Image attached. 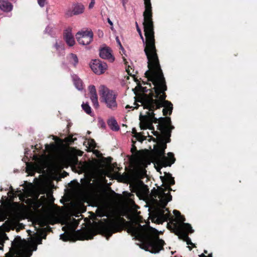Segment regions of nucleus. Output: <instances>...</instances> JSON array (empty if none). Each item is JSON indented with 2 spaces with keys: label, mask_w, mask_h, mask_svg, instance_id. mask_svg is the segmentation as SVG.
I'll use <instances>...</instances> for the list:
<instances>
[{
  "label": "nucleus",
  "mask_w": 257,
  "mask_h": 257,
  "mask_svg": "<svg viewBox=\"0 0 257 257\" xmlns=\"http://www.w3.org/2000/svg\"><path fill=\"white\" fill-rule=\"evenodd\" d=\"M145 11L143 13L145 41L142 33L139 34L141 39L145 45L144 52L148 59L147 70L146 77L162 72L160 64L157 50L155 45L154 25L153 21V12L151 0H144Z\"/></svg>",
  "instance_id": "1"
},
{
  "label": "nucleus",
  "mask_w": 257,
  "mask_h": 257,
  "mask_svg": "<svg viewBox=\"0 0 257 257\" xmlns=\"http://www.w3.org/2000/svg\"><path fill=\"white\" fill-rule=\"evenodd\" d=\"M146 77L154 84V87L153 89L154 90L155 95L151 90L149 94H146L142 97L139 102L142 103L144 109H149L150 111H155L164 107L163 115H171L173 110V104L170 101L166 100L167 95L165 91L167 89V87L163 72Z\"/></svg>",
  "instance_id": "2"
},
{
  "label": "nucleus",
  "mask_w": 257,
  "mask_h": 257,
  "mask_svg": "<svg viewBox=\"0 0 257 257\" xmlns=\"http://www.w3.org/2000/svg\"><path fill=\"white\" fill-rule=\"evenodd\" d=\"M151 229L157 231L156 229L148 228L145 226L139 225L137 231V236L142 242V248L151 253H159L164 249L165 241L159 238L156 233L152 232Z\"/></svg>",
  "instance_id": "3"
},
{
  "label": "nucleus",
  "mask_w": 257,
  "mask_h": 257,
  "mask_svg": "<svg viewBox=\"0 0 257 257\" xmlns=\"http://www.w3.org/2000/svg\"><path fill=\"white\" fill-rule=\"evenodd\" d=\"M30 236L28 240L22 239L20 236L15 237L12 242V247L10 251L6 254L5 257H18L24 255L25 257H30L32 254V236L30 230H28Z\"/></svg>",
  "instance_id": "4"
},
{
  "label": "nucleus",
  "mask_w": 257,
  "mask_h": 257,
  "mask_svg": "<svg viewBox=\"0 0 257 257\" xmlns=\"http://www.w3.org/2000/svg\"><path fill=\"white\" fill-rule=\"evenodd\" d=\"M171 139L168 140L165 139H160L158 144L154 146L153 158L157 164L166 167L171 166L175 162L176 159L173 153H168V157H166L165 149L167 148V143L170 142Z\"/></svg>",
  "instance_id": "5"
},
{
  "label": "nucleus",
  "mask_w": 257,
  "mask_h": 257,
  "mask_svg": "<svg viewBox=\"0 0 257 257\" xmlns=\"http://www.w3.org/2000/svg\"><path fill=\"white\" fill-rule=\"evenodd\" d=\"M37 178L33 180V226L37 222L38 224L40 227L47 226L48 224L53 225L56 223L55 218L50 215H42L40 216L37 219L36 218V212L40 207H44L47 201V198L44 195L40 197L39 199L35 194L34 184Z\"/></svg>",
  "instance_id": "6"
},
{
  "label": "nucleus",
  "mask_w": 257,
  "mask_h": 257,
  "mask_svg": "<svg viewBox=\"0 0 257 257\" xmlns=\"http://www.w3.org/2000/svg\"><path fill=\"white\" fill-rule=\"evenodd\" d=\"M125 222V219L120 216L115 219H104V222L99 223L98 229L100 234L108 240L112 234L121 231L123 229L122 224Z\"/></svg>",
  "instance_id": "7"
},
{
  "label": "nucleus",
  "mask_w": 257,
  "mask_h": 257,
  "mask_svg": "<svg viewBox=\"0 0 257 257\" xmlns=\"http://www.w3.org/2000/svg\"><path fill=\"white\" fill-rule=\"evenodd\" d=\"M93 235L89 230H77L74 232L64 233L60 235V238L64 241L76 240L91 239Z\"/></svg>",
  "instance_id": "8"
},
{
  "label": "nucleus",
  "mask_w": 257,
  "mask_h": 257,
  "mask_svg": "<svg viewBox=\"0 0 257 257\" xmlns=\"http://www.w3.org/2000/svg\"><path fill=\"white\" fill-rule=\"evenodd\" d=\"M23 190V193H20L19 195V199L30 208V219L32 221V183L25 181Z\"/></svg>",
  "instance_id": "9"
},
{
  "label": "nucleus",
  "mask_w": 257,
  "mask_h": 257,
  "mask_svg": "<svg viewBox=\"0 0 257 257\" xmlns=\"http://www.w3.org/2000/svg\"><path fill=\"white\" fill-rule=\"evenodd\" d=\"M161 179L163 184L162 186L164 188H161V193L163 194L162 197L165 199L167 201L169 202L172 200V197L170 192L172 190L171 186L175 184V181L174 177L171 174L168 173L165 176L161 177Z\"/></svg>",
  "instance_id": "10"
},
{
  "label": "nucleus",
  "mask_w": 257,
  "mask_h": 257,
  "mask_svg": "<svg viewBox=\"0 0 257 257\" xmlns=\"http://www.w3.org/2000/svg\"><path fill=\"white\" fill-rule=\"evenodd\" d=\"M140 120L141 121L140 127L141 130L149 128L154 131L153 123H159L160 124V118L158 119L155 117L154 111H150L149 110V111L146 112L145 115H142L141 114H140Z\"/></svg>",
  "instance_id": "11"
},
{
  "label": "nucleus",
  "mask_w": 257,
  "mask_h": 257,
  "mask_svg": "<svg viewBox=\"0 0 257 257\" xmlns=\"http://www.w3.org/2000/svg\"><path fill=\"white\" fill-rule=\"evenodd\" d=\"M173 232L178 236L180 239L185 241L189 237V233L194 232L191 225L189 223L178 224L177 222L172 223Z\"/></svg>",
  "instance_id": "12"
},
{
  "label": "nucleus",
  "mask_w": 257,
  "mask_h": 257,
  "mask_svg": "<svg viewBox=\"0 0 257 257\" xmlns=\"http://www.w3.org/2000/svg\"><path fill=\"white\" fill-rule=\"evenodd\" d=\"M99 94L108 108L113 110L116 108V96L112 91H110L104 86H102L99 91Z\"/></svg>",
  "instance_id": "13"
},
{
  "label": "nucleus",
  "mask_w": 257,
  "mask_h": 257,
  "mask_svg": "<svg viewBox=\"0 0 257 257\" xmlns=\"http://www.w3.org/2000/svg\"><path fill=\"white\" fill-rule=\"evenodd\" d=\"M160 123L157 125V128L160 131L163 135L161 139L166 140L170 139L172 130L174 126L171 125V118L169 117H160Z\"/></svg>",
  "instance_id": "14"
},
{
  "label": "nucleus",
  "mask_w": 257,
  "mask_h": 257,
  "mask_svg": "<svg viewBox=\"0 0 257 257\" xmlns=\"http://www.w3.org/2000/svg\"><path fill=\"white\" fill-rule=\"evenodd\" d=\"M93 34L92 31L78 32L76 35L78 42L83 45L89 44L93 40Z\"/></svg>",
  "instance_id": "15"
},
{
  "label": "nucleus",
  "mask_w": 257,
  "mask_h": 257,
  "mask_svg": "<svg viewBox=\"0 0 257 257\" xmlns=\"http://www.w3.org/2000/svg\"><path fill=\"white\" fill-rule=\"evenodd\" d=\"M36 225V224H35ZM35 228V230L37 231L36 232L33 231V252L37 249V246L38 244L42 243V239L46 238L47 234L46 232L45 228L44 227L40 229H38L37 227L34 225L33 226Z\"/></svg>",
  "instance_id": "16"
},
{
  "label": "nucleus",
  "mask_w": 257,
  "mask_h": 257,
  "mask_svg": "<svg viewBox=\"0 0 257 257\" xmlns=\"http://www.w3.org/2000/svg\"><path fill=\"white\" fill-rule=\"evenodd\" d=\"M92 70L96 74L100 75L104 73L107 68L106 63L98 59L93 60L90 65Z\"/></svg>",
  "instance_id": "17"
},
{
  "label": "nucleus",
  "mask_w": 257,
  "mask_h": 257,
  "mask_svg": "<svg viewBox=\"0 0 257 257\" xmlns=\"http://www.w3.org/2000/svg\"><path fill=\"white\" fill-rule=\"evenodd\" d=\"M130 187L132 192L135 193L138 196L144 194L148 189L147 186L145 185L142 181L131 184Z\"/></svg>",
  "instance_id": "18"
},
{
  "label": "nucleus",
  "mask_w": 257,
  "mask_h": 257,
  "mask_svg": "<svg viewBox=\"0 0 257 257\" xmlns=\"http://www.w3.org/2000/svg\"><path fill=\"white\" fill-rule=\"evenodd\" d=\"M63 39L69 47H72L75 45V41L72 33L71 28L69 27L64 31Z\"/></svg>",
  "instance_id": "19"
},
{
  "label": "nucleus",
  "mask_w": 257,
  "mask_h": 257,
  "mask_svg": "<svg viewBox=\"0 0 257 257\" xmlns=\"http://www.w3.org/2000/svg\"><path fill=\"white\" fill-rule=\"evenodd\" d=\"M84 6L79 3L75 4L73 5L72 10H69L66 13V15L68 17H72L73 15H78L84 12Z\"/></svg>",
  "instance_id": "20"
},
{
  "label": "nucleus",
  "mask_w": 257,
  "mask_h": 257,
  "mask_svg": "<svg viewBox=\"0 0 257 257\" xmlns=\"http://www.w3.org/2000/svg\"><path fill=\"white\" fill-rule=\"evenodd\" d=\"M99 56L101 58L107 59L110 62L114 61V57L111 54V50L108 47L101 49L99 51Z\"/></svg>",
  "instance_id": "21"
},
{
  "label": "nucleus",
  "mask_w": 257,
  "mask_h": 257,
  "mask_svg": "<svg viewBox=\"0 0 257 257\" xmlns=\"http://www.w3.org/2000/svg\"><path fill=\"white\" fill-rule=\"evenodd\" d=\"M88 89L90 93V98L93 106L95 108H97L99 106V103L95 87L94 85H90L89 86Z\"/></svg>",
  "instance_id": "22"
},
{
  "label": "nucleus",
  "mask_w": 257,
  "mask_h": 257,
  "mask_svg": "<svg viewBox=\"0 0 257 257\" xmlns=\"http://www.w3.org/2000/svg\"><path fill=\"white\" fill-rule=\"evenodd\" d=\"M27 154V152L25 150V157L22 159V161L25 163V172L27 173L29 176H32V162L30 161V159L28 158L26 155Z\"/></svg>",
  "instance_id": "23"
},
{
  "label": "nucleus",
  "mask_w": 257,
  "mask_h": 257,
  "mask_svg": "<svg viewBox=\"0 0 257 257\" xmlns=\"http://www.w3.org/2000/svg\"><path fill=\"white\" fill-rule=\"evenodd\" d=\"M13 5L6 0H0V10L4 12L8 13L12 11Z\"/></svg>",
  "instance_id": "24"
},
{
  "label": "nucleus",
  "mask_w": 257,
  "mask_h": 257,
  "mask_svg": "<svg viewBox=\"0 0 257 257\" xmlns=\"http://www.w3.org/2000/svg\"><path fill=\"white\" fill-rule=\"evenodd\" d=\"M67 58L69 62L75 67L78 63V59L76 54L73 53H70L67 56Z\"/></svg>",
  "instance_id": "25"
},
{
  "label": "nucleus",
  "mask_w": 257,
  "mask_h": 257,
  "mask_svg": "<svg viewBox=\"0 0 257 257\" xmlns=\"http://www.w3.org/2000/svg\"><path fill=\"white\" fill-rule=\"evenodd\" d=\"M108 124L113 131H118L119 130V127L117 122L114 119H111L109 120L108 121Z\"/></svg>",
  "instance_id": "26"
},
{
  "label": "nucleus",
  "mask_w": 257,
  "mask_h": 257,
  "mask_svg": "<svg viewBox=\"0 0 257 257\" xmlns=\"http://www.w3.org/2000/svg\"><path fill=\"white\" fill-rule=\"evenodd\" d=\"M73 81L75 86L78 89L81 90L83 89V82L79 78L75 76L73 78Z\"/></svg>",
  "instance_id": "27"
},
{
  "label": "nucleus",
  "mask_w": 257,
  "mask_h": 257,
  "mask_svg": "<svg viewBox=\"0 0 257 257\" xmlns=\"http://www.w3.org/2000/svg\"><path fill=\"white\" fill-rule=\"evenodd\" d=\"M160 199L159 201H158L157 199H155L154 201L156 202L158 204L159 207L163 208H166V206L167 205L168 201H167L165 199H164L163 197H161L160 198Z\"/></svg>",
  "instance_id": "28"
},
{
  "label": "nucleus",
  "mask_w": 257,
  "mask_h": 257,
  "mask_svg": "<svg viewBox=\"0 0 257 257\" xmlns=\"http://www.w3.org/2000/svg\"><path fill=\"white\" fill-rule=\"evenodd\" d=\"M165 209V208L158 207L156 210L155 216H158L163 218H167L165 217V211H166Z\"/></svg>",
  "instance_id": "29"
},
{
  "label": "nucleus",
  "mask_w": 257,
  "mask_h": 257,
  "mask_svg": "<svg viewBox=\"0 0 257 257\" xmlns=\"http://www.w3.org/2000/svg\"><path fill=\"white\" fill-rule=\"evenodd\" d=\"M81 106H82L83 109L84 110V111L86 113L90 114V115L91 114V113L92 112L91 108L90 106H89V105L88 104V103H83Z\"/></svg>",
  "instance_id": "30"
},
{
  "label": "nucleus",
  "mask_w": 257,
  "mask_h": 257,
  "mask_svg": "<svg viewBox=\"0 0 257 257\" xmlns=\"http://www.w3.org/2000/svg\"><path fill=\"white\" fill-rule=\"evenodd\" d=\"M76 140V138L73 139L72 136H69L68 137H67L65 138H64V139L63 140V142L66 143L67 145H69L72 144L74 142V140Z\"/></svg>",
  "instance_id": "31"
},
{
  "label": "nucleus",
  "mask_w": 257,
  "mask_h": 257,
  "mask_svg": "<svg viewBox=\"0 0 257 257\" xmlns=\"http://www.w3.org/2000/svg\"><path fill=\"white\" fill-rule=\"evenodd\" d=\"M161 188L160 187L158 189H154V191L152 192V195L155 198H156L157 196L160 198L163 196V194L161 193Z\"/></svg>",
  "instance_id": "32"
},
{
  "label": "nucleus",
  "mask_w": 257,
  "mask_h": 257,
  "mask_svg": "<svg viewBox=\"0 0 257 257\" xmlns=\"http://www.w3.org/2000/svg\"><path fill=\"white\" fill-rule=\"evenodd\" d=\"M155 218H156V222L159 224H163L164 222L167 221V218H163L158 216H155Z\"/></svg>",
  "instance_id": "33"
},
{
  "label": "nucleus",
  "mask_w": 257,
  "mask_h": 257,
  "mask_svg": "<svg viewBox=\"0 0 257 257\" xmlns=\"http://www.w3.org/2000/svg\"><path fill=\"white\" fill-rule=\"evenodd\" d=\"M136 139L141 142H142L146 140V137L143 136L141 133H138L135 136Z\"/></svg>",
  "instance_id": "34"
},
{
  "label": "nucleus",
  "mask_w": 257,
  "mask_h": 257,
  "mask_svg": "<svg viewBox=\"0 0 257 257\" xmlns=\"http://www.w3.org/2000/svg\"><path fill=\"white\" fill-rule=\"evenodd\" d=\"M174 221H177L179 223H177L178 224H183V223H185L184 221H185V218L183 215H181V216L177 218L176 219H174Z\"/></svg>",
  "instance_id": "35"
},
{
  "label": "nucleus",
  "mask_w": 257,
  "mask_h": 257,
  "mask_svg": "<svg viewBox=\"0 0 257 257\" xmlns=\"http://www.w3.org/2000/svg\"><path fill=\"white\" fill-rule=\"evenodd\" d=\"M88 144L90 147L92 148H95L96 146V143L93 139H90L88 141Z\"/></svg>",
  "instance_id": "36"
},
{
  "label": "nucleus",
  "mask_w": 257,
  "mask_h": 257,
  "mask_svg": "<svg viewBox=\"0 0 257 257\" xmlns=\"http://www.w3.org/2000/svg\"><path fill=\"white\" fill-rule=\"evenodd\" d=\"M166 210L168 211L167 213H165V217L167 218V221L170 220L172 218V215L168 208H166Z\"/></svg>",
  "instance_id": "37"
},
{
  "label": "nucleus",
  "mask_w": 257,
  "mask_h": 257,
  "mask_svg": "<svg viewBox=\"0 0 257 257\" xmlns=\"http://www.w3.org/2000/svg\"><path fill=\"white\" fill-rule=\"evenodd\" d=\"M37 2L41 7H43L46 3V0H37Z\"/></svg>",
  "instance_id": "38"
},
{
  "label": "nucleus",
  "mask_w": 257,
  "mask_h": 257,
  "mask_svg": "<svg viewBox=\"0 0 257 257\" xmlns=\"http://www.w3.org/2000/svg\"><path fill=\"white\" fill-rule=\"evenodd\" d=\"M173 213H174V215L176 217V219H176L179 217L181 216V215L180 212L179 211H178V210H174L173 211Z\"/></svg>",
  "instance_id": "39"
},
{
  "label": "nucleus",
  "mask_w": 257,
  "mask_h": 257,
  "mask_svg": "<svg viewBox=\"0 0 257 257\" xmlns=\"http://www.w3.org/2000/svg\"><path fill=\"white\" fill-rule=\"evenodd\" d=\"M133 144L132 145V147L131 148V152L132 153H135L137 152V149L136 146L135 145V142L133 141Z\"/></svg>",
  "instance_id": "40"
},
{
  "label": "nucleus",
  "mask_w": 257,
  "mask_h": 257,
  "mask_svg": "<svg viewBox=\"0 0 257 257\" xmlns=\"http://www.w3.org/2000/svg\"><path fill=\"white\" fill-rule=\"evenodd\" d=\"M37 159V157L35 155H34L33 154V176L35 175V163L34 162V161H35Z\"/></svg>",
  "instance_id": "41"
},
{
  "label": "nucleus",
  "mask_w": 257,
  "mask_h": 257,
  "mask_svg": "<svg viewBox=\"0 0 257 257\" xmlns=\"http://www.w3.org/2000/svg\"><path fill=\"white\" fill-rule=\"evenodd\" d=\"M55 47L56 48V49L58 50H59V49L61 48L62 49H63V47L62 45H60L59 44H58V43H56L55 44Z\"/></svg>",
  "instance_id": "42"
},
{
  "label": "nucleus",
  "mask_w": 257,
  "mask_h": 257,
  "mask_svg": "<svg viewBox=\"0 0 257 257\" xmlns=\"http://www.w3.org/2000/svg\"><path fill=\"white\" fill-rule=\"evenodd\" d=\"M188 245H193L191 239L188 237L186 240H185Z\"/></svg>",
  "instance_id": "43"
},
{
  "label": "nucleus",
  "mask_w": 257,
  "mask_h": 257,
  "mask_svg": "<svg viewBox=\"0 0 257 257\" xmlns=\"http://www.w3.org/2000/svg\"><path fill=\"white\" fill-rule=\"evenodd\" d=\"M46 149H51V148H53L55 147V145L52 144H51V145H48V144H46Z\"/></svg>",
  "instance_id": "44"
},
{
  "label": "nucleus",
  "mask_w": 257,
  "mask_h": 257,
  "mask_svg": "<svg viewBox=\"0 0 257 257\" xmlns=\"http://www.w3.org/2000/svg\"><path fill=\"white\" fill-rule=\"evenodd\" d=\"M135 24H136V28H137V30L138 32L139 33V34H141L142 33V31H141V29L139 28L138 23L137 22H136Z\"/></svg>",
  "instance_id": "45"
},
{
  "label": "nucleus",
  "mask_w": 257,
  "mask_h": 257,
  "mask_svg": "<svg viewBox=\"0 0 257 257\" xmlns=\"http://www.w3.org/2000/svg\"><path fill=\"white\" fill-rule=\"evenodd\" d=\"M134 104L137 105V106H135V107H133V106H130L129 105H127L125 106V108H133V109H134L135 108H138V105L136 102L134 103Z\"/></svg>",
  "instance_id": "46"
},
{
  "label": "nucleus",
  "mask_w": 257,
  "mask_h": 257,
  "mask_svg": "<svg viewBox=\"0 0 257 257\" xmlns=\"http://www.w3.org/2000/svg\"><path fill=\"white\" fill-rule=\"evenodd\" d=\"M94 3H95L94 0H91L90 3L89 5V9L92 8L94 6Z\"/></svg>",
  "instance_id": "47"
},
{
  "label": "nucleus",
  "mask_w": 257,
  "mask_h": 257,
  "mask_svg": "<svg viewBox=\"0 0 257 257\" xmlns=\"http://www.w3.org/2000/svg\"><path fill=\"white\" fill-rule=\"evenodd\" d=\"M116 42H117V44L120 46V47L121 48H122V45L121 44V43H120V41H119V39H118V38L117 37L116 38Z\"/></svg>",
  "instance_id": "48"
},
{
  "label": "nucleus",
  "mask_w": 257,
  "mask_h": 257,
  "mask_svg": "<svg viewBox=\"0 0 257 257\" xmlns=\"http://www.w3.org/2000/svg\"><path fill=\"white\" fill-rule=\"evenodd\" d=\"M106 159L107 160V162L109 163H111L112 160V158L110 157L106 158Z\"/></svg>",
  "instance_id": "49"
},
{
  "label": "nucleus",
  "mask_w": 257,
  "mask_h": 257,
  "mask_svg": "<svg viewBox=\"0 0 257 257\" xmlns=\"http://www.w3.org/2000/svg\"><path fill=\"white\" fill-rule=\"evenodd\" d=\"M132 133L133 134H134V137L138 133L137 132V130H136V129L135 128H133V130H132Z\"/></svg>",
  "instance_id": "50"
},
{
  "label": "nucleus",
  "mask_w": 257,
  "mask_h": 257,
  "mask_svg": "<svg viewBox=\"0 0 257 257\" xmlns=\"http://www.w3.org/2000/svg\"><path fill=\"white\" fill-rule=\"evenodd\" d=\"M107 22L110 25H111V26L113 25L112 22L110 21V20L109 18L107 19Z\"/></svg>",
  "instance_id": "51"
},
{
  "label": "nucleus",
  "mask_w": 257,
  "mask_h": 257,
  "mask_svg": "<svg viewBox=\"0 0 257 257\" xmlns=\"http://www.w3.org/2000/svg\"><path fill=\"white\" fill-rule=\"evenodd\" d=\"M154 135L157 137L159 135V133L158 132H154Z\"/></svg>",
  "instance_id": "52"
},
{
  "label": "nucleus",
  "mask_w": 257,
  "mask_h": 257,
  "mask_svg": "<svg viewBox=\"0 0 257 257\" xmlns=\"http://www.w3.org/2000/svg\"><path fill=\"white\" fill-rule=\"evenodd\" d=\"M199 257H207L204 254L202 253L200 255H199Z\"/></svg>",
  "instance_id": "53"
},
{
  "label": "nucleus",
  "mask_w": 257,
  "mask_h": 257,
  "mask_svg": "<svg viewBox=\"0 0 257 257\" xmlns=\"http://www.w3.org/2000/svg\"><path fill=\"white\" fill-rule=\"evenodd\" d=\"M126 70V71H127V73H128L129 75H131V73H130V72L129 69H128V68H127Z\"/></svg>",
  "instance_id": "54"
},
{
  "label": "nucleus",
  "mask_w": 257,
  "mask_h": 257,
  "mask_svg": "<svg viewBox=\"0 0 257 257\" xmlns=\"http://www.w3.org/2000/svg\"><path fill=\"white\" fill-rule=\"evenodd\" d=\"M207 257H212V253H210L208 255V256H207Z\"/></svg>",
  "instance_id": "55"
},
{
  "label": "nucleus",
  "mask_w": 257,
  "mask_h": 257,
  "mask_svg": "<svg viewBox=\"0 0 257 257\" xmlns=\"http://www.w3.org/2000/svg\"><path fill=\"white\" fill-rule=\"evenodd\" d=\"M204 253H207V250H205L204 251Z\"/></svg>",
  "instance_id": "56"
},
{
  "label": "nucleus",
  "mask_w": 257,
  "mask_h": 257,
  "mask_svg": "<svg viewBox=\"0 0 257 257\" xmlns=\"http://www.w3.org/2000/svg\"><path fill=\"white\" fill-rule=\"evenodd\" d=\"M135 81H136V82H138L139 81H138V80L136 79V80H135Z\"/></svg>",
  "instance_id": "57"
},
{
  "label": "nucleus",
  "mask_w": 257,
  "mask_h": 257,
  "mask_svg": "<svg viewBox=\"0 0 257 257\" xmlns=\"http://www.w3.org/2000/svg\"><path fill=\"white\" fill-rule=\"evenodd\" d=\"M101 33H102V32H101V33H100V35H101ZM103 34H102V35Z\"/></svg>",
  "instance_id": "58"
},
{
  "label": "nucleus",
  "mask_w": 257,
  "mask_h": 257,
  "mask_svg": "<svg viewBox=\"0 0 257 257\" xmlns=\"http://www.w3.org/2000/svg\"><path fill=\"white\" fill-rule=\"evenodd\" d=\"M101 33H102V32H101V33H100V35H101ZM103 34H102V35Z\"/></svg>",
  "instance_id": "59"
},
{
  "label": "nucleus",
  "mask_w": 257,
  "mask_h": 257,
  "mask_svg": "<svg viewBox=\"0 0 257 257\" xmlns=\"http://www.w3.org/2000/svg\"><path fill=\"white\" fill-rule=\"evenodd\" d=\"M33 148H36V146H33Z\"/></svg>",
  "instance_id": "60"
},
{
  "label": "nucleus",
  "mask_w": 257,
  "mask_h": 257,
  "mask_svg": "<svg viewBox=\"0 0 257 257\" xmlns=\"http://www.w3.org/2000/svg\"><path fill=\"white\" fill-rule=\"evenodd\" d=\"M33 148H36V146H33Z\"/></svg>",
  "instance_id": "61"
}]
</instances>
